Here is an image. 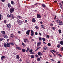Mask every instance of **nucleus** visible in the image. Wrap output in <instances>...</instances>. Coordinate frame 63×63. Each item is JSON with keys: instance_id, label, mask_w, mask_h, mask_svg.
Returning <instances> with one entry per match:
<instances>
[{"instance_id": "obj_10", "label": "nucleus", "mask_w": 63, "mask_h": 63, "mask_svg": "<svg viewBox=\"0 0 63 63\" xmlns=\"http://www.w3.org/2000/svg\"><path fill=\"white\" fill-rule=\"evenodd\" d=\"M7 47H11L10 44L9 43H8L6 44Z\"/></svg>"}, {"instance_id": "obj_35", "label": "nucleus", "mask_w": 63, "mask_h": 63, "mask_svg": "<svg viewBox=\"0 0 63 63\" xmlns=\"http://www.w3.org/2000/svg\"><path fill=\"white\" fill-rule=\"evenodd\" d=\"M40 59L39 58H37V60L38 61H40Z\"/></svg>"}, {"instance_id": "obj_44", "label": "nucleus", "mask_w": 63, "mask_h": 63, "mask_svg": "<svg viewBox=\"0 0 63 63\" xmlns=\"http://www.w3.org/2000/svg\"><path fill=\"white\" fill-rule=\"evenodd\" d=\"M32 51H33V50L32 49H31L29 50V52H32Z\"/></svg>"}, {"instance_id": "obj_25", "label": "nucleus", "mask_w": 63, "mask_h": 63, "mask_svg": "<svg viewBox=\"0 0 63 63\" xmlns=\"http://www.w3.org/2000/svg\"><path fill=\"white\" fill-rule=\"evenodd\" d=\"M10 37H11V38H14V35L13 34H11Z\"/></svg>"}, {"instance_id": "obj_50", "label": "nucleus", "mask_w": 63, "mask_h": 63, "mask_svg": "<svg viewBox=\"0 0 63 63\" xmlns=\"http://www.w3.org/2000/svg\"><path fill=\"white\" fill-rule=\"evenodd\" d=\"M50 25L51 26H53V24L52 23H51L50 24Z\"/></svg>"}, {"instance_id": "obj_51", "label": "nucleus", "mask_w": 63, "mask_h": 63, "mask_svg": "<svg viewBox=\"0 0 63 63\" xmlns=\"http://www.w3.org/2000/svg\"><path fill=\"white\" fill-rule=\"evenodd\" d=\"M35 34L36 35H38V33L37 32H35Z\"/></svg>"}, {"instance_id": "obj_22", "label": "nucleus", "mask_w": 63, "mask_h": 63, "mask_svg": "<svg viewBox=\"0 0 63 63\" xmlns=\"http://www.w3.org/2000/svg\"><path fill=\"white\" fill-rule=\"evenodd\" d=\"M11 3L12 5H15V2L13 1H11Z\"/></svg>"}, {"instance_id": "obj_29", "label": "nucleus", "mask_w": 63, "mask_h": 63, "mask_svg": "<svg viewBox=\"0 0 63 63\" xmlns=\"http://www.w3.org/2000/svg\"><path fill=\"white\" fill-rule=\"evenodd\" d=\"M30 50V48H28L26 50V52H28V50Z\"/></svg>"}, {"instance_id": "obj_16", "label": "nucleus", "mask_w": 63, "mask_h": 63, "mask_svg": "<svg viewBox=\"0 0 63 63\" xmlns=\"http://www.w3.org/2000/svg\"><path fill=\"white\" fill-rule=\"evenodd\" d=\"M20 18H21V17L19 16H17V18L18 19H19Z\"/></svg>"}, {"instance_id": "obj_31", "label": "nucleus", "mask_w": 63, "mask_h": 63, "mask_svg": "<svg viewBox=\"0 0 63 63\" xmlns=\"http://www.w3.org/2000/svg\"><path fill=\"white\" fill-rule=\"evenodd\" d=\"M10 17L14 16V15L13 14H10Z\"/></svg>"}, {"instance_id": "obj_32", "label": "nucleus", "mask_w": 63, "mask_h": 63, "mask_svg": "<svg viewBox=\"0 0 63 63\" xmlns=\"http://www.w3.org/2000/svg\"><path fill=\"white\" fill-rule=\"evenodd\" d=\"M10 17L11 19H14V16H12L11 17Z\"/></svg>"}, {"instance_id": "obj_4", "label": "nucleus", "mask_w": 63, "mask_h": 63, "mask_svg": "<svg viewBox=\"0 0 63 63\" xmlns=\"http://www.w3.org/2000/svg\"><path fill=\"white\" fill-rule=\"evenodd\" d=\"M43 49L45 50H47L48 49V48L46 46L44 47H43Z\"/></svg>"}, {"instance_id": "obj_9", "label": "nucleus", "mask_w": 63, "mask_h": 63, "mask_svg": "<svg viewBox=\"0 0 63 63\" xmlns=\"http://www.w3.org/2000/svg\"><path fill=\"white\" fill-rule=\"evenodd\" d=\"M20 58V57H19V55H16V59H18V60H19V58Z\"/></svg>"}, {"instance_id": "obj_59", "label": "nucleus", "mask_w": 63, "mask_h": 63, "mask_svg": "<svg viewBox=\"0 0 63 63\" xmlns=\"http://www.w3.org/2000/svg\"><path fill=\"white\" fill-rule=\"evenodd\" d=\"M61 50L62 51V50H63V47H62L61 49Z\"/></svg>"}, {"instance_id": "obj_11", "label": "nucleus", "mask_w": 63, "mask_h": 63, "mask_svg": "<svg viewBox=\"0 0 63 63\" xmlns=\"http://www.w3.org/2000/svg\"><path fill=\"white\" fill-rule=\"evenodd\" d=\"M3 37L4 38H5L6 39H7V38H8V36L6 35H3Z\"/></svg>"}, {"instance_id": "obj_15", "label": "nucleus", "mask_w": 63, "mask_h": 63, "mask_svg": "<svg viewBox=\"0 0 63 63\" xmlns=\"http://www.w3.org/2000/svg\"><path fill=\"white\" fill-rule=\"evenodd\" d=\"M10 44L11 46H14L15 44H15L14 42H11L10 43Z\"/></svg>"}, {"instance_id": "obj_13", "label": "nucleus", "mask_w": 63, "mask_h": 63, "mask_svg": "<svg viewBox=\"0 0 63 63\" xmlns=\"http://www.w3.org/2000/svg\"><path fill=\"white\" fill-rule=\"evenodd\" d=\"M59 25H63V22L61 21L60 22V23H59Z\"/></svg>"}, {"instance_id": "obj_63", "label": "nucleus", "mask_w": 63, "mask_h": 63, "mask_svg": "<svg viewBox=\"0 0 63 63\" xmlns=\"http://www.w3.org/2000/svg\"><path fill=\"white\" fill-rule=\"evenodd\" d=\"M25 22H26V23L27 22V20H25Z\"/></svg>"}, {"instance_id": "obj_36", "label": "nucleus", "mask_w": 63, "mask_h": 63, "mask_svg": "<svg viewBox=\"0 0 63 63\" xmlns=\"http://www.w3.org/2000/svg\"><path fill=\"white\" fill-rule=\"evenodd\" d=\"M42 40L43 41H44V42H45L46 41V40H45V38H42Z\"/></svg>"}, {"instance_id": "obj_64", "label": "nucleus", "mask_w": 63, "mask_h": 63, "mask_svg": "<svg viewBox=\"0 0 63 63\" xmlns=\"http://www.w3.org/2000/svg\"><path fill=\"white\" fill-rule=\"evenodd\" d=\"M32 41H34V40L33 39H32L31 40Z\"/></svg>"}, {"instance_id": "obj_26", "label": "nucleus", "mask_w": 63, "mask_h": 63, "mask_svg": "<svg viewBox=\"0 0 63 63\" xmlns=\"http://www.w3.org/2000/svg\"><path fill=\"white\" fill-rule=\"evenodd\" d=\"M60 44L61 45H63V41H61L60 42Z\"/></svg>"}, {"instance_id": "obj_7", "label": "nucleus", "mask_w": 63, "mask_h": 63, "mask_svg": "<svg viewBox=\"0 0 63 63\" xmlns=\"http://www.w3.org/2000/svg\"><path fill=\"white\" fill-rule=\"evenodd\" d=\"M7 26L8 28H11L12 27V25L10 24H7Z\"/></svg>"}, {"instance_id": "obj_42", "label": "nucleus", "mask_w": 63, "mask_h": 63, "mask_svg": "<svg viewBox=\"0 0 63 63\" xmlns=\"http://www.w3.org/2000/svg\"><path fill=\"white\" fill-rule=\"evenodd\" d=\"M35 57H39V56H38V55H35Z\"/></svg>"}, {"instance_id": "obj_30", "label": "nucleus", "mask_w": 63, "mask_h": 63, "mask_svg": "<svg viewBox=\"0 0 63 63\" xmlns=\"http://www.w3.org/2000/svg\"><path fill=\"white\" fill-rule=\"evenodd\" d=\"M56 29V28L55 27H53L52 28V29H53V30H55Z\"/></svg>"}, {"instance_id": "obj_5", "label": "nucleus", "mask_w": 63, "mask_h": 63, "mask_svg": "<svg viewBox=\"0 0 63 63\" xmlns=\"http://www.w3.org/2000/svg\"><path fill=\"white\" fill-rule=\"evenodd\" d=\"M7 6L9 8H10L11 7V4L9 3H8L7 4Z\"/></svg>"}, {"instance_id": "obj_49", "label": "nucleus", "mask_w": 63, "mask_h": 63, "mask_svg": "<svg viewBox=\"0 0 63 63\" xmlns=\"http://www.w3.org/2000/svg\"><path fill=\"white\" fill-rule=\"evenodd\" d=\"M50 51L52 53H53V54H54V53L53 52V51H52V50H51Z\"/></svg>"}, {"instance_id": "obj_55", "label": "nucleus", "mask_w": 63, "mask_h": 63, "mask_svg": "<svg viewBox=\"0 0 63 63\" xmlns=\"http://www.w3.org/2000/svg\"><path fill=\"white\" fill-rule=\"evenodd\" d=\"M24 42H25V43H26V40H25V39H24Z\"/></svg>"}, {"instance_id": "obj_12", "label": "nucleus", "mask_w": 63, "mask_h": 63, "mask_svg": "<svg viewBox=\"0 0 63 63\" xmlns=\"http://www.w3.org/2000/svg\"><path fill=\"white\" fill-rule=\"evenodd\" d=\"M6 57L5 56H2L1 58V60H3V59H5V58Z\"/></svg>"}, {"instance_id": "obj_3", "label": "nucleus", "mask_w": 63, "mask_h": 63, "mask_svg": "<svg viewBox=\"0 0 63 63\" xmlns=\"http://www.w3.org/2000/svg\"><path fill=\"white\" fill-rule=\"evenodd\" d=\"M30 31L31 33V36H34V31H33L32 30H31Z\"/></svg>"}, {"instance_id": "obj_48", "label": "nucleus", "mask_w": 63, "mask_h": 63, "mask_svg": "<svg viewBox=\"0 0 63 63\" xmlns=\"http://www.w3.org/2000/svg\"><path fill=\"white\" fill-rule=\"evenodd\" d=\"M2 2H5V0H0Z\"/></svg>"}, {"instance_id": "obj_8", "label": "nucleus", "mask_w": 63, "mask_h": 63, "mask_svg": "<svg viewBox=\"0 0 63 63\" xmlns=\"http://www.w3.org/2000/svg\"><path fill=\"white\" fill-rule=\"evenodd\" d=\"M37 18H41V17H42L41 16V15H40L38 14H37Z\"/></svg>"}, {"instance_id": "obj_6", "label": "nucleus", "mask_w": 63, "mask_h": 63, "mask_svg": "<svg viewBox=\"0 0 63 63\" xmlns=\"http://www.w3.org/2000/svg\"><path fill=\"white\" fill-rule=\"evenodd\" d=\"M30 30H28L26 32V34L27 35H29L30 33Z\"/></svg>"}, {"instance_id": "obj_33", "label": "nucleus", "mask_w": 63, "mask_h": 63, "mask_svg": "<svg viewBox=\"0 0 63 63\" xmlns=\"http://www.w3.org/2000/svg\"><path fill=\"white\" fill-rule=\"evenodd\" d=\"M31 58H33L34 57V56L33 55H32L31 56Z\"/></svg>"}, {"instance_id": "obj_2", "label": "nucleus", "mask_w": 63, "mask_h": 63, "mask_svg": "<svg viewBox=\"0 0 63 63\" xmlns=\"http://www.w3.org/2000/svg\"><path fill=\"white\" fill-rule=\"evenodd\" d=\"M14 10H15V8H12L10 9V11L11 13H13V12H14Z\"/></svg>"}, {"instance_id": "obj_61", "label": "nucleus", "mask_w": 63, "mask_h": 63, "mask_svg": "<svg viewBox=\"0 0 63 63\" xmlns=\"http://www.w3.org/2000/svg\"><path fill=\"white\" fill-rule=\"evenodd\" d=\"M27 63H30V62H29V61H27Z\"/></svg>"}, {"instance_id": "obj_19", "label": "nucleus", "mask_w": 63, "mask_h": 63, "mask_svg": "<svg viewBox=\"0 0 63 63\" xmlns=\"http://www.w3.org/2000/svg\"><path fill=\"white\" fill-rule=\"evenodd\" d=\"M61 21L59 20H56V22H57V23H60Z\"/></svg>"}, {"instance_id": "obj_20", "label": "nucleus", "mask_w": 63, "mask_h": 63, "mask_svg": "<svg viewBox=\"0 0 63 63\" xmlns=\"http://www.w3.org/2000/svg\"><path fill=\"white\" fill-rule=\"evenodd\" d=\"M5 40V39L3 38H0V42H1L2 41Z\"/></svg>"}, {"instance_id": "obj_27", "label": "nucleus", "mask_w": 63, "mask_h": 63, "mask_svg": "<svg viewBox=\"0 0 63 63\" xmlns=\"http://www.w3.org/2000/svg\"><path fill=\"white\" fill-rule=\"evenodd\" d=\"M42 7H46V5L44 4H42Z\"/></svg>"}, {"instance_id": "obj_54", "label": "nucleus", "mask_w": 63, "mask_h": 63, "mask_svg": "<svg viewBox=\"0 0 63 63\" xmlns=\"http://www.w3.org/2000/svg\"><path fill=\"white\" fill-rule=\"evenodd\" d=\"M22 44L23 46H24V43L23 42L22 43Z\"/></svg>"}, {"instance_id": "obj_14", "label": "nucleus", "mask_w": 63, "mask_h": 63, "mask_svg": "<svg viewBox=\"0 0 63 63\" xmlns=\"http://www.w3.org/2000/svg\"><path fill=\"white\" fill-rule=\"evenodd\" d=\"M41 44V42H38L37 43V47H39V46H40V45Z\"/></svg>"}, {"instance_id": "obj_43", "label": "nucleus", "mask_w": 63, "mask_h": 63, "mask_svg": "<svg viewBox=\"0 0 63 63\" xmlns=\"http://www.w3.org/2000/svg\"><path fill=\"white\" fill-rule=\"evenodd\" d=\"M7 16L8 17H10V15H9V14H8L7 15Z\"/></svg>"}, {"instance_id": "obj_34", "label": "nucleus", "mask_w": 63, "mask_h": 63, "mask_svg": "<svg viewBox=\"0 0 63 63\" xmlns=\"http://www.w3.org/2000/svg\"><path fill=\"white\" fill-rule=\"evenodd\" d=\"M59 33L60 34L61 32V31L60 30H59Z\"/></svg>"}, {"instance_id": "obj_17", "label": "nucleus", "mask_w": 63, "mask_h": 63, "mask_svg": "<svg viewBox=\"0 0 63 63\" xmlns=\"http://www.w3.org/2000/svg\"><path fill=\"white\" fill-rule=\"evenodd\" d=\"M32 22H35L36 20H35V18H33L32 19Z\"/></svg>"}, {"instance_id": "obj_37", "label": "nucleus", "mask_w": 63, "mask_h": 63, "mask_svg": "<svg viewBox=\"0 0 63 63\" xmlns=\"http://www.w3.org/2000/svg\"><path fill=\"white\" fill-rule=\"evenodd\" d=\"M41 26L42 28H44V29H45V28H44V25H41Z\"/></svg>"}, {"instance_id": "obj_53", "label": "nucleus", "mask_w": 63, "mask_h": 63, "mask_svg": "<svg viewBox=\"0 0 63 63\" xmlns=\"http://www.w3.org/2000/svg\"><path fill=\"white\" fill-rule=\"evenodd\" d=\"M60 8H61V9H62V5H60Z\"/></svg>"}, {"instance_id": "obj_23", "label": "nucleus", "mask_w": 63, "mask_h": 63, "mask_svg": "<svg viewBox=\"0 0 63 63\" xmlns=\"http://www.w3.org/2000/svg\"><path fill=\"white\" fill-rule=\"evenodd\" d=\"M1 32L2 34H5L6 33H5V32L4 31H2Z\"/></svg>"}, {"instance_id": "obj_62", "label": "nucleus", "mask_w": 63, "mask_h": 63, "mask_svg": "<svg viewBox=\"0 0 63 63\" xmlns=\"http://www.w3.org/2000/svg\"><path fill=\"white\" fill-rule=\"evenodd\" d=\"M59 4L60 6V5H62V4H61V3H59Z\"/></svg>"}, {"instance_id": "obj_52", "label": "nucleus", "mask_w": 63, "mask_h": 63, "mask_svg": "<svg viewBox=\"0 0 63 63\" xmlns=\"http://www.w3.org/2000/svg\"><path fill=\"white\" fill-rule=\"evenodd\" d=\"M58 47V48H59L60 47V45H58L57 46Z\"/></svg>"}, {"instance_id": "obj_41", "label": "nucleus", "mask_w": 63, "mask_h": 63, "mask_svg": "<svg viewBox=\"0 0 63 63\" xmlns=\"http://www.w3.org/2000/svg\"><path fill=\"white\" fill-rule=\"evenodd\" d=\"M39 41H41L42 40V38L39 37Z\"/></svg>"}, {"instance_id": "obj_39", "label": "nucleus", "mask_w": 63, "mask_h": 63, "mask_svg": "<svg viewBox=\"0 0 63 63\" xmlns=\"http://www.w3.org/2000/svg\"><path fill=\"white\" fill-rule=\"evenodd\" d=\"M35 27L36 29H38V28H39V27L37 26H35Z\"/></svg>"}, {"instance_id": "obj_38", "label": "nucleus", "mask_w": 63, "mask_h": 63, "mask_svg": "<svg viewBox=\"0 0 63 63\" xmlns=\"http://www.w3.org/2000/svg\"><path fill=\"white\" fill-rule=\"evenodd\" d=\"M58 56H59V57H62V55L60 54H58Z\"/></svg>"}, {"instance_id": "obj_45", "label": "nucleus", "mask_w": 63, "mask_h": 63, "mask_svg": "<svg viewBox=\"0 0 63 63\" xmlns=\"http://www.w3.org/2000/svg\"><path fill=\"white\" fill-rule=\"evenodd\" d=\"M30 53L31 54H34V52H30Z\"/></svg>"}, {"instance_id": "obj_21", "label": "nucleus", "mask_w": 63, "mask_h": 63, "mask_svg": "<svg viewBox=\"0 0 63 63\" xmlns=\"http://www.w3.org/2000/svg\"><path fill=\"white\" fill-rule=\"evenodd\" d=\"M38 55H40L41 56L42 55V53L41 52H39L38 53Z\"/></svg>"}, {"instance_id": "obj_18", "label": "nucleus", "mask_w": 63, "mask_h": 63, "mask_svg": "<svg viewBox=\"0 0 63 63\" xmlns=\"http://www.w3.org/2000/svg\"><path fill=\"white\" fill-rule=\"evenodd\" d=\"M16 48L17 49H18V50H21V48H20L19 47H16Z\"/></svg>"}, {"instance_id": "obj_58", "label": "nucleus", "mask_w": 63, "mask_h": 63, "mask_svg": "<svg viewBox=\"0 0 63 63\" xmlns=\"http://www.w3.org/2000/svg\"><path fill=\"white\" fill-rule=\"evenodd\" d=\"M39 35H40V36H41V35H42V34H41V33L39 32Z\"/></svg>"}, {"instance_id": "obj_46", "label": "nucleus", "mask_w": 63, "mask_h": 63, "mask_svg": "<svg viewBox=\"0 0 63 63\" xmlns=\"http://www.w3.org/2000/svg\"><path fill=\"white\" fill-rule=\"evenodd\" d=\"M46 37H47V38H49V36L48 35H47Z\"/></svg>"}, {"instance_id": "obj_28", "label": "nucleus", "mask_w": 63, "mask_h": 63, "mask_svg": "<svg viewBox=\"0 0 63 63\" xmlns=\"http://www.w3.org/2000/svg\"><path fill=\"white\" fill-rule=\"evenodd\" d=\"M4 46L5 47H7V45H6V43H5L4 44Z\"/></svg>"}, {"instance_id": "obj_56", "label": "nucleus", "mask_w": 63, "mask_h": 63, "mask_svg": "<svg viewBox=\"0 0 63 63\" xmlns=\"http://www.w3.org/2000/svg\"><path fill=\"white\" fill-rule=\"evenodd\" d=\"M51 61H53V62H54V60L53 59H51Z\"/></svg>"}, {"instance_id": "obj_40", "label": "nucleus", "mask_w": 63, "mask_h": 63, "mask_svg": "<svg viewBox=\"0 0 63 63\" xmlns=\"http://www.w3.org/2000/svg\"><path fill=\"white\" fill-rule=\"evenodd\" d=\"M47 45L48 46H51V44H50V43H49L47 44Z\"/></svg>"}, {"instance_id": "obj_24", "label": "nucleus", "mask_w": 63, "mask_h": 63, "mask_svg": "<svg viewBox=\"0 0 63 63\" xmlns=\"http://www.w3.org/2000/svg\"><path fill=\"white\" fill-rule=\"evenodd\" d=\"M22 51L23 52H25L26 51V50L25 49H23L22 50Z\"/></svg>"}, {"instance_id": "obj_57", "label": "nucleus", "mask_w": 63, "mask_h": 63, "mask_svg": "<svg viewBox=\"0 0 63 63\" xmlns=\"http://www.w3.org/2000/svg\"><path fill=\"white\" fill-rule=\"evenodd\" d=\"M52 51H53L54 52H56V51L54 50H52Z\"/></svg>"}, {"instance_id": "obj_1", "label": "nucleus", "mask_w": 63, "mask_h": 63, "mask_svg": "<svg viewBox=\"0 0 63 63\" xmlns=\"http://www.w3.org/2000/svg\"><path fill=\"white\" fill-rule=\"evenodd\" d=\"M17 22L19 25H22L23 24V23L22 21L18 19L17 20Z\"/></svg>"}, {"instance_id": "obj_47", "label": "nucleus", "mask_w": 63, "mask_h": 63, "mask_svg": "<svg viewBox=\"0 0 63 63\" xmlns=\"http://www.w3.org/2000/svg\"><path fill=\"white\" fill-rule=\"evenodd\" d=\"M4 22L5 23H6L7 22V21H6V20H4Z\"/></svg>"}, {"instance_id": "obj_60", "label": "nucleus", "mask_w": 63, "mask_h": 63, "mask_svg": "<svg viewBox=\"0 0 63 63\" xmlns=\"http://www.w3.org/2000/svg\"><path fill=\"white\" fill-rule=\"evenodd\" d=\"M40 23L41 24H42V23H43V22L41 21L40 22Z\"/></svg>"}]
</instances>
